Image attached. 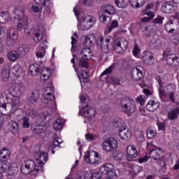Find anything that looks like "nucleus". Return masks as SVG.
Wrapping results in <instances>:
<instances>
[{
  "label": "nucleus",
  "mask_w": 179,
  "mask_h": 179,
  "mask_svg": "<svg viewBox=\"0 0 179 179\" xmlns=\"http://www.w3.org/2000/svg\"><path fill=\"white\" fill-rule=\"evenodd\" d=\"M163 56L166 57V62L170 66H176V65L178 64L179 58L176 54L173 53L169 55L167 52H164Z\"/></svg>",
  "instance_id": "2eb2a0df"
},
{
  "label": "nucleus",
  "mask_w": 179,
  "mask_h": 179,
  "mask_svg": "<svg viewBox=\"0 0 179 179\" xmlns=\"http://www.w3.org/2000/svg\"><path fill=\"white\" fill-rule=\"evenodd\" d=\"M87 38H91L88 43L89 47H93L94 45V43H97V40H95L96 36H94V35H88L87 36Z\"/></svg>",
  "instance_id": "8fccbe9b"
},
{
  "label": "nucleus",
  "mask_w": 179,
  "mask_h": 179,
  "mask_svg": "<svg viewBox=\"0 0 179 179\" xmlns=\"http://www.w3.org/2000/svg\"><path fill=\"white\" fill-rule=\"evenodd\" d=\"M38 99H40V92L38 90H33L31 96L27 99L29 106L30 107L36 106Z\"/></svg>",
  "instance_id": "dca6fc26"
},
{
  "label": "nucleus",
  "mask_w": 179,
  "mask_h": 179,
  "mask_svg": "<svg viewBox=\"0 0 179 179\" xmlns=\"http://www.w3.org/2000/svg\"><path fill=\"white\" fill-rule=\"evenodd\" d=\"M47 131V127L44 125L36 126L33 129L32 131L34 134H44V132Z\"/></svg>",
  "instance_id": "4c0bfd02"
},
{
  "label": "nucleus",
  "mask_w": 179,
  "mask_h": 179,
  "mask_svg": "<svg viewBox=\"0 0 179 179\" xmlns=\"http://www.w3.org/2000/svg\"><path fill=\"white\" fill-rule=\"evenodd\" d=\"M114 13H115V8H114V6L109 4L102 5L101 6V12L99 13V20L102 23H106L107 19L111 20V17L108 16L107 15H114Z\"/></svg>",
  "instance_id": "f03ea898"
},
{
  "label": "nucleus",
  "mask_w": 179,
  "mask_h": 179,
  "mask_svg": "<svg viewBox=\"0 0 179 179\" xmlns=\"http://www.w3.org/2000/svg\"><path fill=\"white\" fill-rule=\"evenodd\" d=\"M115 3L117 8H120L122 9H124V8L128 5L127 0H115Z\"/></svg>",
  "instance_id": "37998d69"
},
{
  "label": "nucleus",
  "mask_w": 179,
  "mask_h": 179,
  "mask_svg": "<svg viewBox=\"0 0 179 179\" xmlns=\"http://www.w3.org/2000/svg\"><path fill=\"white\" fill-rule=\"evenodd\" d=\"M137 103H140L141 106H145V99H143V97L142 96H139L136 99Z\"/></svg>",
  "instance_id": "e2e57ef3"
},
{
  "label": "nucleus",
  "mask_w": 179,
  "mask_h": 179,
  "mask_svg": "<svg viewBox=\"0 0 179 179\" xmlns=\"http://www.w3.org/2000/svg\"><path fill=\"white\" fill-rule=\"evenodd\" d=\"M47 160H48V154L44 151L40 152L38 154V157L36 159L38 164L41 166L44 164V162L46 163Z\"/></svg>",
  "instance_id": "cd10ccee"
},
{
  "label": "nucleus",
  "mask_w": 179,
  "mask_h": 179,
  "mask_svg": "<svg viewBox=\"0 0 179 179\" xmlns=\"http://www.w3.org/2000/svg\"><path fill=\"white\" fill-rule=\"evenodd\" d=\"M115 66L114 64H112L110 66H109L108 69H106L101 74V76H104V75H109V73H113V70L114 69Z\"/></svg>",
  "instance_id": "603ef678"
},
{
  "label": "nucleus",
  "mask_w": 179,
  "mask_h": 179,
  "mask_svg": "<svg viewBox=\"0 0 179 179\" xmlns=\"http://www.w3.org/2000/svg\"><path fill=\"white\" fill-rule=\"evenodd\" d=\"M102 148L105 152H115L118 149V141L113 137L106 138L103 141Z\"/></svg>",
  "instance_id": "1a4fd4ad"
},
{
  "label": "nucleus",
  "mask_w": 179,
  "mask_h": 179,
  "mask_svg": "<svg viewBox=\"0 0 179 179\" xmlns=\"http://www.w3.org/2000/svg\"><path fill=\"white\" fill-rule=\"evenodd\" d=\"M9 75H10V67L9 66H5L1 71V77L4 82H6L9 79Z\"/></svg>",
  "instance_id": "c756f323"
},
{
  "label": "nucleus",
  "mask_w": 179,
  "mask_h": 179,
  "mask_svg": "<svg viewBox=\"0 0 179 179\" xmlns=\"http://www.w3.org/2000/svg\"><path fill=\"white\" fill-rule=\"evenodd\" d=\"M110 41H111L110 38H104L103 36H100L96 39V45L98 48L101 50L102 52L108 54L111 51V47H113V44Z\"/></svg>",
  "instance_id": "423d86ee"
},
{
  "label": "nucleus",
  "mask_w": 179,
  "mask_h": 179,
  "mask_svg": "<svg viewBox=\"0 0 179 179\" xmlns=\"http://www.w3.org/2000/svg\"><path fill=\"white\" fill-rule=\"evenodd\" d=\"M0 155H3L4 156H10V150L8 148H3L0 152Z\"/></svg>",
  "instance_id": "6e6d98bb"
},
{
  "label": "nucleus",
  "mask_w": 179,
  "mask_h": 179,
  "mask_svg": "<svg viewBox=\"0 0 179 179\" xmlns=\"http://www.w3.org/2000/svg\"><path fill=\"white\" fill-rule=\"evenodd\" d=\"M52 93H54V88L47 87L45 88V92H44V100L45 104H48V101H54L55 100V96L52 95Z\"/></svg>",
  "instance_id": "aec40b11"
},
{
  "label": "nucleus",
  "mask_w": 179,
  "mask_h": 179,
  "mask_svg": "<svg viewBox=\"0 0 179 179\" xmlns=\"http://www.w3.org/2000/svg\"><path fill=\"white\" fill-rule=\"evenodd\" d=\"M6 33V31L5 29H3V27H2V25L0 24V40L1 38H3V37H5Z\"/></svg>",
  "instance_id": "052dcab7"
},
{
  "label": "nucleus",
  "mask_w": 179,
  "mask_h": 179,
  "mask_svg": "<svg viewBox=\"0 0 179 179\" xmlns=\"http://www.w3.org/2000/svg\"><path fill=\"white\" fill-rule=\"evenodd\" d=\"M128 48V41L125 38L120 37L117 38L113 44L112 49L115 51L117 54L127 51Z\"/></svg>",
  "instance_id": "6e6552de"
},
{
  "label": "nucleus",
  "mask_w": 179,
  "mask_h": 179,
  "mask_svg": "<svg viewBox=\"0 0 179 179\" xmlns=\"http://www.w3.org/2000/svg\"><path fill=\"white\" fill-rule=\"evenodd\" d=\"M90 48H85L80 52V57L78 58L79 68H85V69L89 68V55H90Z\"/></svg>",
  "instance_id": "0eeeda50"
},
{
  "label": "nucleus",
  "mask_w": 179,
  "mask_h": 179,
  "mask_svg": "<svg viewBox=\"0 0 179 179\" xmlns=\"http://www.w3.org/2000/svg\"><path fill=\"white\" fill-rule=\"evenodd\" d=\"M22 26H24V29H28L29 28V17H24L22 19Z\"/></svg>",
  "instance_id": "bf43d9fd"
},
{
  "label": "nucleus",
  "mask_w": 179,
  "mask_h": 179,
  "mask_svg": "<svg viewBox=\"0 0 179 179\" xmlns=\"http://www.w3.org/2000/svg\"><path fill=\"white\" fill-rule=\"evenodd\" d=\"M100 171L101 174H108L110 177H114V174H115L114 171V165L113 164H106L102 166L100 169Z\"/></svg>",
  "instance_id": "a211bd4d"
},
{
  "label": "nucleus",
  "mask_w": 179,
  "mask_h": 179,
  "mask_svg": "<svg viewBox=\"0 0 179 179\" xmlns=\"http://www.w3.org/2000/svg\"><path fill=\"white\" fill-rule=\"evenodd\" d=\"M81 78L84 80V82H86L87 78H89V73L86 70L81 71Z\"/></svg>",
  "instance_id": "13d9d810"
},
{
  "label": "nucleus",
  "mask_w": 179,
  "mask_h": 179,
  "mask_svg": "<svg viewBox=\"0 0 179 179\" xmlns=\"http://www.w3.org/2000/svg\"><path fill=\"white\" fill-rule=\"evenodd\" d=\"M80 100L81 101L82 108H83V106L86 107V104H89V102H87L86 103V101H87V97L85 95L81 96Z\"/></svg>",
  "instance_id": "4d7b16f0"
},
{
  "label": "nucleus",
  "mask_w": 179,
  "mask_h": 179,
  "mask_svg": "<svg viewBox=\"0 0 179 179\" xmlns=\"http://www.w3.org/2000/svg\"><path fill=\"white\" fill-rule=\"evenodd\" d=\"M11 72H13V75L15 76H20V73H22V67L17 64L15 65L11 69Z\"/></svg>",
  "instance_id": "c03bdc74"
},
{
  "label": "nucleus",
  "mask_w": 179,
  "mask_h": 179,
  "mask_svg": "<svg viewBox=\"0 0 179 179\" xmlns=\"http://www.w3.org/2000/svg\"><path fill=\"white\" fill-rule=\"evenodd\" d=\"M21 55L19 53L17 50L10 52L8 53V58L10 59V61H12L13 62H15L16 59H19V58H21Z\"/></svg>",
  "instance_id": "473e14b6"
},
{
  "label": "nucleus",
  "mask_w": 179,
  "mask_h": 179,
  "mask_svg": "<svg viewBox=\"0 0 179 179\" xmlns=\"http://www.w3.org/2000/svg\"><path fill=\"white\" fill-rule=\"evenodd\" d=\"M113 127L117 128L119 131V135L121 139L128 141L132 138V134L129 131V128L124 124V122L121 119H115L113 122Z\"/></svg>",
  "instance_id": "f257e3e1"
},
{
  "label": "nucleus",
  "mask_w": 179,
  "mask_h": 179,
  "mask_svg": "<svg viewBox=\"0 0 179 179\" xmlns=\"http://www.w3.org/2000/svg\"><path fill=\"white\" fill-rule=\"evenodd\" d=\"M138 0H129L130 5L132 8H138Z\"/></svg>",
  "instance_id": "774afa93"
},
{
  "label": "nucleus",
  "mask_w": 179,
  "mask_h": 179,
  "mask_svg": "<svg viewBox=\"0 0 179 179\" xmlns=\"http://www.w3.org/2000/svg\"><path fill=\"white\" fill-rule=\"evenodd\" d=\"M138 157V150L135 145H129L127 148V156L126 159L127 162H134V159H136Z\"/></svg>",
  "instance_id": "ddd939ff"
},
{
  "label": "nucleus",
  "mask_w": 179,
  "mask_h": 179,
  "mask_svg": "<svg viewBox=\"0 0 179 179\" xmlns=\"http://www.w3.org/2000/svg\"><path fill=\"white\" fill-rule=\"evenodd\" d=\"M155 79L158 82L159 87H163V78H161L160 76H156Z\"/></svg>",
  "instance_id": "0e129e2a"
},
{
  "label": "nucleus",
  "mask_w": 179,
  "mask_h": 179,
  "mask_svg": "<svg viewBox=\"0 0 179 179\" xmlns=\"http://www.w3.org/2000/svg\"><path fill=\"white\" fill-rule=\"evenodd\" d=\"M179 115V107H176L173 109H171L169 112H168V118L173 121H176V120H178Z\"/></svg>",
  "instance_id": "bb28decb"
},
{
  "label": "nucleus",
  "mask_w": 179,
  "mask_h": 179,
  "mask_svg": "<svg viewBox=\"0 0 179 179\" xmlns=\"http://www.w3.org/2000/svg\"><path fill=\"white\" fill-rule=\"evenodd\" d=\"M103 174V173H101V172L100 171H95L92 174L91 178L92 179H101Z\"/></svg>",
  "instance_id": "3c124183"
},
{
  "label": "nucleus",
  "mask_w": 179,
  "mask_h": 179,
  "mask_svg": "<svg viewBox=\"0 0 179 179\" xmlns=\"http://www.w3.org/2000/svg\"><path fill=\"white\" fill-rule=\"evenodd\" d=\"M86 163L90 164H99V159H90V154L88 152L87 155L85 156Z\"/></svg>",
  "instance_id": "79ce46f5"
},
{
  "label": "nucleus",
  "mask_w": 179,
  "mask_h": 179,
  "mask_svg": "<svg viewBox=\"0 0 179 179\" xmlns=\"http://www.w3.org/2000/svg\"><path fill=\"white\" fill-rule=\"evenodd\" d=\"M50 136L53 139L52 149H55V148H59V145L62 143V140L61 138H57V134L55 133H50Z\"/></svg>",
  "instance_id": "2f4dec72"
},
{
  "label": "nucleus",
  "mask_w": 179,
  "mask_h": 179,
  "mask_svg": "<svg viewBox=\"0 0 179 179\" xmlns=\"http://www.w3.org/2000/svg\"><path fill=\"white\" fill-rule=\"evenodd\" d=\"M160 155H162V148L157 147L152 148L150 153V157L158 163H162V162H163V156H161Z\"/></svg>",
  "instance_id": "4468645a"
},
{
  "label": "nucleus",
  "mask_w": 179,
  "mask_h": 179,
  "mask_svg": "<svg viewBox=\"0 0 179 179\" xmlns=\"http://www.w3.org/2000/svg\"><path fill=\"white\" fill-rule=\"evenodd\" d=\"M10 129L13 134H19V123L16 121L10 124Z\"/></svg>",
  "instance_id": "58836bf2"
},
{
  "label": "nucleus",
  "mask_w": 179,
  "mask_h": 179,
  "mask_svg": "<svg viewBox=\"0 0 179 179\" xmlns=\"http://www.w3.org/2000/svg\"><path fill=\"white\" fill-rule=\"evenodd\" d=\"M136 139L138 142H143V141H145V136L143 135V131L138 132Z\"/></svg>",
  "instance_id": "864d4df0"
},
{
  "label": "nucleus",
  "mask_w": 179,
  "mask_h": 179,
  "mask_svg": "<svg viewBox=\"0 0 179 179\" xmlns=\"http://www.w3.org/2000/svg\"><path fill=\"white\" fill-rule=\"evenodd\" d=\"M26 90V87L22 83H18L16 85L15 88L14 89V92H16V94L17 96H20L22 93H24Z\"/></svg>",
  "instance_id": "f704fd0d"
},
{
  "label": "nucleus",
  "mask_w": 179,
  "mask_h": 179,
  "mask_svg": "<svg viewBox=\"0 0 179 179\" xmlns=\"http://www.w3.org/2000/svg\"><path fill=\"white\" fill-rule=\"evenodd\" d=\"M47 40L45 39L43 43H40V48L36 52L38 58H43L45 55V48H47Z\"/></svg>",
  "instance_id": "393cba45"
},
{
  "label": "nucleus",
  "mask_w": 179,
  "mask_h": 179,
  "mask_svg": "<svg viewBox=\"0 0 179 179\" xmlns=\"http://www.w3.org/2000/svg\"><path fill=\"white\" fill-rule=\"evenodd\" d=\"M15 13H17V15H19L20 16H23L24 10H23V8H19L15 10Z\"/></svg>",
  "instance_id": "338daca9"
},
{
  "label": "nucleus",
  "mask_w": 179,
  "mask_h": 179,
  "mask_svg": "<svg viewBox=\"0 0 179 179\" xmlns=\"http://www.w3.org/2000/svg\"><path fill=\"white\" fill-rule=\"evenodd\" d=\"M118 27V21L117 20H114L111 22L110 24L107 27L106 33H111L113 29H117Z\"/></svg>",
  "instance_id": "ea45409f"
},
{
  "label": "nucleus",
  "mask_w": 179,
  "mask_h": 179,
  "mask_svg": "<svg viewBox=\"0 0 179 179\" xmlns=\"http://www.w3.org/2000/svg\"><path fill=\"white\" fill-rule=\"evenodd\" d=\"M8 13H0V23L5 24L8 22Z\"/></svg>",
  "instance_id": "49530a36"
},
{
  "label": "nucleus",
  "mask_w": 179,
  "mask_h": 179,
  "mask_svg": "<svg viewBox=\"0 0 179 179\" xmlns=\"http://www.w3.org/2000/svg\"><path fill=\"white\" fill-rule=\"evenodd\" d=\"M138 163H141V164L146 163V162H148V160H149V157L145 156L143 157L138 158Z\"/></svg>",
  "instance_id": "680f3d73"
},
{
  "label": "nucleus",
  "mask_w": 179,
  "mask_h": 179,
  "mask_svg": "<svg viewBox=\"0 0 179 179\" xmlns=\"http://www.w3.org/2000/svg\"><path fill=\"white\" fill-rule=\"evenodd\" d=\"M161 10L164 13H173L176 10V6H174V2L173 1H166L164 3L161 7Z\"/></svg>",
  "instance_id": "6ab92c4d"
},
{
  "label": "nucleus",
  "mask_w": 179,
  "mask_h": 179,
  "mask_svg": "<svg viewBox=\"0 0 179 179\" xmlns=\"http://www.w3.org/2000/svg\"><path fill=\"white\" fill-rule=\"evenodd\" d=\"M111 80L113 83H114V85H116L117 86L121 85V83H120V79H118L117 78L111 77Z\"/></svg>",
  "instance_id": "69168bd1"
},
{
  "label": "nucleus",
  "mask_w": 179,
  "mask_h": 179,
  "mask_svg": "<svg viewBox=\"0 0 179 179\" xmlns=\"http://www.w3.org/2000/svg\"><path fill=\"white\" fill-rule=\"evenodd\" d=\"M21 171L25 176L30 174V173H33L34 176H36L40 171V169L37 168L33 160L29 159L22 165Z\"/></svg>",
  "instance_id": "39448f33"
},
{
  "label": "nucleus",
  "mask_w": 179,
  "mask_h": 179,
  "mask_svg": "<svg viewBox=\"0 0 179 179\" xmlns=\"http://www.w3.org/2000/svg\"><path fill=\"white\" fill-rule=\"evenodd\" d=\"M142 59L146 65H153L155 64V58L153 57V54L150 51L144 52Z\"/></svg>",
  "instance_id": "412c9836"
},
{
  "label": "nucleus",
  "mask_w": 179,
  "mask_h": 179,
  "mask_svg": "<svg viewBox=\"0 0 179 179\" xmlns=\"http://www.w3.org/2000/svg\"><path fill=\"white\" fill-rule=\"evenodd\" d=\"M157 134V131L150 127H149L147 130V138L148 139H153L155 136H156V134Z\"/></svg>",
  "instance_id": "a19ab883"
},
{
  "label": "nucleus",
  "mask_w": 179,
  "mask_h": 179,
  "mask_svg": "<svg viewBox=\"0 0 179 179\" xmlns=\"http://www.w3.org/2000/svg\"><path fill=\"white\" fill-rule=\"evenodd\" d=\"M8 171L10 176H15V174H17V168L11 166V165L8 166V169H6V171Z\"/></svg>",
  "instance_id": "09e8293b"
},
{
  "label": "nucleus",
  "mask_w": 179,
  "mask_h": 179,
  "mask_svg": "<svg viewBox=\"0 0 179 179\" xmlns=\"http://www.w3.org/2000/svg\"><path fill=\"white\" fill-rule=\"evenodd\" d=\"M173 24L174 22H173V20L166 22V24H165V30L171 34H174V31H176V29L173 28Z\"/></svg>",
  "instance_id": "e433bc0d"
},
{
  "label": "nucleus",
  "mask_w": 179,
  "mask_h": 179,
  "mask_svg": "<svg viewBox=\"0 0 179 179\" xmlns=\"http://www.w3.org/2000/svg\"><path fill=\"white\" fill-rule=\"evenodd\" d=\"M80 115L84 117V118H87L89 121L92 120V118H94L96 116V109L94 108L89 106V104H85V106H83L82 109L80 110L79 112Z\"/></svg>",
  "instance_id": "9d476101"
},
{
  "label": "nucleus",
  "mask_w": 179,
  "mask_h": 179,
  "mask_svg": "<svg viewBox=\"0 0 179 179\" xmlns=\"http://www.w3.org/2000/svg\"><path fill=\"white\" fill-rule=\"evenodd\" d=\"M11 106L15 111L20 107V96L19 95L13 97Z\"/></svg>",
  "instance_id": "7c9ffc66"
},
{
  "label": "nucleus",
  "mask_w": 179,
  "mask_h": 179,
  "mask_svg": "<svg viewBox=\"0 0 179 179\" xmlns=\"http://www.w3.org/2000/svg\"><path fill=\"white\" fill-rule=\"evenodd\" d=\"M63 127L64 124H62V122L59 119H57L53 124V128L55 129V131H60V129H62Z\"/></svg>",
  "instance_id": "a18cd8bd"
},
{
  "label": "nucleus",
  "mask_w": 179,
  "mask_h": 179,
  "mask_svg": "<svg viewBox=\"0 0 179 179\" xmlns=\"http://www.w3.org/2000/svg\"><path fill=\"white\" fill-rule=\"evenodd\" d=\"M17 51L20 55H21V57H23L24 55H26L27 52H29V45L26 44L20 45L17 49Z\"/></svg>",
  "instance_id": "72a5a7b5"
},
{
  "label": "nucleus",
  "mask_w": 179,
  "mask_h": 179,
  "mask_svg": "<svg viewBox=\"0 0 179 179\" xmlns=\"http://www.w3.org/2000/svg\"><path fill=\"white\" fill-rule=\"evenodd\" d=\"M36 5H39L41 12L43 13H51V9H52V1L51 0H34Z\"/></svg>",
  "instance_id": "9b49d317"
},
{
  "label": "nucleus",
  "mask_w": 179,
  "mask_h": 179,
  "mask_svg": "<svg viewBox=\"0 0 179 179\" xmlns=\"http://www.w3.org/2000/svg\"><path fill=\"white\" fill-rule=\"evenodd\" d=\"M78 6H76L74 8V13L80 22V28L82 30H87L89 29V27L86 25V23H93V18H92L90 16H85L83 15V13L82 11H78Z\"/></svg>",
  "instance_id": "7ed1b4c3"
},
{
  "label": "nucleus",
  "mask_w": 179,
  "mask_h": 179,
  "mask_svg": "<svg viewBox=\"0 0 179 179\" xmlns=\"http://www.w3.org/2000/svg\"><path fill=\"white\" fill-rule=\"evenodd\" d=\"M16 40H17V34L16 33V30L10 29L7 36L6 43L8 45H12Z\"/></svg>",
  "instance_id": "5701e85b"
},
{
  "label": "nucleus",
  "mask_w": 179,
  "mask_h": 179,
  "mask_svg": "<svg viewBox=\"0 0 179 179\" xmlns=\"http://www.w3.org/2000/svg\"><path fill=\"white\" fill-rule=\"evenodd\" d=\"M144 15H147L148 17L141 18V22H143V23H148V22H150V20L155 17V13L153 12H145L144 13Z\"/></svg>",
  "instance_id": "c9c22d12"
},
{
  "label": "nucleus",
  "mask_w": 179,
  "mask_h": 179,
  "mask_svg": "<svg viewBox=\"0 0 179 179\" xmlns=\"http://www.w3.org/2000/svg\"><path fill=\"white\" fill-rule=\"evenodd\" d=\"M29 75L38 76L40 75V66L37 64L31 65L29 69Z\"/></svg>",
  "instance_id": "a878e982"
},
{
  "label": "nucleus",
  "mask_w": 179,
  "mask_h": 179,
  "mask_svg": "<svg viewBox=\"0 0 179 179\" xmlns=\"http://www.w3.org/2000/svg\"><path fill=\"white\" fill-rule=\"evenodd\" d=\"M10 157L9 155H3L2 154H0V171H6L8 169H9V166H10V162H7V160H9V158Z\"/></svg>",
  "instance_id": "f3484780"
},
{
  "label": "nucleus",
  "mask_w": 179,
  "mask_h": 179,
  "mask_svg": "<svg viewBox=\"0 0 179 179\" xmlns=\"http://www.w3.org/2000/svg\"><path fill=\"white\" fill-rule=\"evenodd\" d=\"M120 106L122 107V110H123L125 114L128 115H131V114H134L135 113V110H136V106L135 105V101L129 97H124L121 100Z\"/></svg>",
  "instance_id": "20e7f679"
},
{
  "label": "nucleus",
  "mask_w": 179,
  "mask_h": 179,
  "mask_svg": "<svg viewBox=\"0 0 179 179\" xmlns=\"http://www.w3.org/2000/svg\"><path fill=\"white\" fill-rule=\"evenodd\" d=\"M43 37H44V27H38L35 32L34 41H35V43H40V41L43 40Z\"/></svg>",
  "instance_id": "4be33fe9"
},
{
  "label": "nucleus",
  "mask_w": 179,
  "mask_h": 179,
  "mask_svg": "<svg viewBox=\"0 0 179 179\" xmlns=\"http://www.w3.org/2000/svg\"><path fill=\"white\" fill-rule=\"evenodd\" d=\"M159 106L160 103H159V101H150L146 105V108L148 111H150V113H154V111H156V110H157Z\"/></svg>",
  "instance_id": "b1692460"
},
{
  "label": "nucleus",
  "mask_w": 179,
  "mask_h": 179,
  "mask_svg": "<svg viewBox=\"0 0 179 179\" xmlns=\"http://www.w3.org/2000/svg\"><path fill=\"white\" fill-rule=\"evenodd\" d=\"M163 20H164V17L157 15V17L153 20V23L154 24H159V26H162V24H163Z\"/></svg>",
  "instance_id": "de8ad7c7"
},
{
  "label": "nucleus",
  "mask_w": 179,
  "mask_h": 179,
  "mask_svg": "<svg viewBox=\"0 0 179 179\" xmlns=\"http://www.w3.org/2000/svg\"><path fill=\"white\" fill-rule=\"evenodd\" d=\"M41 79L42 80H48L50 79V76H51V69L44 67L41 73Z\"/></svg>",
  "instance_id": "c85d7f7f"
},
{
  "label": "nucleus",
  "mask_w": 179,
  "mask_h": 179,
  "mask_svg": "<svg viewBox=\"0 0 179 179\" xmlns=\"http://www.w3.org/2000/svg\"><path fill=\"white\" fill-rule=\"evenodd\" d=\"M131 76L134 80H142L143 79V67L137 66L131 71Z\"/></svg>",
  "instance_id": "f8f14e48"
},
{
  "label": "nucleus",
  "mask_w": 179,
  "mask_h": 179,
  "mask_svg": "<svg viewBox=\"0 0 179 179\" xmlns=\"http://www.w3.org/2000/svg\"><path fill=\"white\" fill-rule=\"evenodd\" d=\"M29 119L27 117L23 118L22 128H30Z\"/></svg>",
  "instance_id": "5fc2aeb1"
}]
</instances>
